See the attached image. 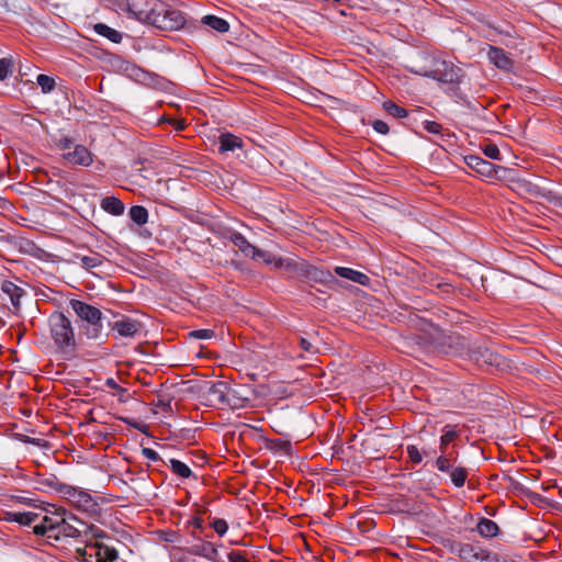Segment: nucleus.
I'll return each instance as SVG.
<instances>
[{"label":"nucleus","instance_id":"f257e3e1","mask_svg":"<svg viewBox=\"0 0 562 562\" xmlns=\"http://www.w3.org/2000/svg\"><path fill=\"white\" fill-rule=\"evenodd\" d=\"M406 68L412 74L447 85L454 93L465 78V72L459 66L428 52H418L409 59Z\"/></svg>","mask_w":562,"mask_h":562},{"label":"nucleus","instance_id":"f03ea898","mask_svg":"<svg viewBox=\"0 0 562 562\" xmlns=\"http://www.w3.org/2000/svg\"><path fill=\"white\" fill-rule=\"evenodd\" d=\"M126 11L139 22L162 31H177L184 26V14L160 0H126Z\"/></svg>","mask_w":562,"mask_h":562},{"label":"nucleus","instance_id":"7ed1b4c3","mask_svg":"<svg viewBox=\"0 0 562 562\" xmlns=\"http://www.w3.org/2000/svg\"><path fill=\"white\" fill-rule=\"evenodd\" d=\"M443 340V352L460 356L481 369L493 371L506 366V359L485 344H468L459 335L446 336Z\"/></svg>","mask_w":562,"mask_h":562},{"label":"nucleus","instance_id":"20e7f679","mask_svg":"<svg viewBox=\"0 0 562 562\" xmlns=\"http://www.w3.org/2000/svg\"><path fill=\"white\" fill-rule=\"evenodd\" d=\"M69 306L81 321L79 336L90 340H99L103 336L102 312L85 301L71 299Z\"/></svg>","mask_w":562,"mask_h":562},{"label":"nucleus","instance_id":"39448f33","mask_svg":"<svg viewBox=\"0 0 562 562\" xmlns=\"http://www.w3.org/2000/svg\"><path fill=\"white\" fill-rule=\"evenodd\" d=\"M47 324L56 349L64 355L74 353L77 349V340L70 318L56 311L49 315Z\"/></svg>","mask_w":562,"mask_h":562},{"label":"nucleus","instance_id":"423d86ee","mask_svg":"<svg viewBox=\"0 0 562 562\" xmlns=\"http://www.w3.org/2000/svg\"><path fill=\"white\" fill-rule=\"evenodd\" d=\"M277 267H284L286 271L293 276L302 277L315 282L326 283L335 280L333 273L328 270H322L314 266H310L304 261L293 259H278Z\"/></svg>","mask_w":562,"mask_h":562},{"label":"nucleus","instance_id":"0eeeda50","mask_svg":"<svg viewBox=\"0 0 562 562\" xmlns=\"http://www.w3.org/2000/svg\"><path fill=\"white\" fill-rule=\"evenodd\" d=\"M90 529L92 538L95 542H88L83 549H78L77 553L82 555L86 561L94 558L95 562H113L117 559V551L102 542H99V538L104 537V532L93 526Z\"/></svg>","mask_w":562,"mask_h":562},{"label":"nucleus","instance_id":"6e6552de","mask_svg":"<svg viewBox=\"0 0 562 562\" xmlns=\"http://www.w3.org/2000/svg\"><path fill=\"white\" fill-rule=\"evenodd\" d=\"M459 432L456 429V426L446 425L442 428V435L440 437L439 451L440 454L437 457L435 461V467L440 472H448L452 464H454L458 458V451L454 449L449 450V445L458 438Z\"/></svg>","mask_w":562,"mask_h":562},{"label":"nucleus","instance_id":"1a4fd4ad","mask_svg":"<svg viewBox=\"0 0 562 562\" xmlns=\"http://www.w3.org/2000/svg\"><path fill=\"white\" fill-rule=\"evenodd\" d=\"M88 527L83 521L77 519L75 516H67L66 509H63V516L60 517V524L55 536V540L61 538H79L82 533L87 535Z\"/></svg>","mask_w":562,"mask_h":562},{"label":"nucleus","instance_id":"9d476101","mask_svg":"<svg viewBox=\"0 0 562 562\" xmlns=\"http://www.w3.org/2000/svg\"><path fill=\"white\" fill-rule=\"evenodd\" d=\"M113 331L124 338H134L143 328L139 321L133 319L127 316H121L119 319L110 324Z\"/></svg>","mask_w":562,"mask_h":562},{"label":"nucleus","instance_id":"9b49d317","mask_svg":"<svg viewBox=\"0 0 562 562\" xmlns=\"http://www.w3.org/2000/svg\"><path fill=\"white\" fill-rule=\"evenodd\" d=\"M63 509H57L54 516H44L42 522L34 526V533L46 536L48 539H54L60 524Z\"/></svg>","mask_w":562,"mask_h":562},{"label":"nucleus","instance_id":"f8f14e48","mask_svg":"<svg viewBox=\"0 0 562 562\" xmlns=\"http://www.w3.org/2000/svg\"><path fill=\"white\" fill-rule=\"evenodd\" d=\"M464 161L469 168L475 170L479 175L486 178H494L496 176V166L487 160H484L476 155H468Z\"/></svg>","mask_w":562,"mask_h":562},{"label":"nucleus","instance_id":"ddd939ff","mask_svg":"<svg viewBox=\"0 0 562 562\" xmlns=\"http://www.w3.org/2000/svg\"><path fill=\"white\" fill-rule=\"evenodd\" d=\"M483 549L470 543H456L452 547L454 552L463 562H480Z\"/></svg>","mask_w":562,"mask_h":562},{"label":"nucleus","instance_id":"4468645a","mask_svg":"<svg viewBox=\"0 0 562 562\" xmlns=\"http://www.w3.org/2000/svg\"><path fill=\"white\" fill-rule=\"evenodd\" d=\"M487 57L488 60L498 69L510 70L514 66L509 55L501 47L490 46Z\"/></svg>","mask_w":562,"mask_h":562},{"label":"nucleus","instance_id":"2eb2a0df","mask_svg":"<svg viewBox=\"0 0 562 562\" xmlns=\"http://www.w3.org/2000/svg\"><path fill=\"white\" fill-rule=\"evenodd\" d=\"M64 158L74 165L88 167L92 164V154L83 145H76L74 150L64 154Z\"/></svg>","mask_w":562,"mask_h":562},{"label":"nucleus","instance_id":"dca6fc26","mask_svg":"<svg viewBox=\"0 0 562 562\" xmlns=\"http://www.w3.org/2000/svg\"><path fill=\"white\" fill-rule=\"evenodd\" d=\"M225 237L228 238L245 257L251 258L252 255L257 252V247L250 244L244 235L236 231H228Z\"/></svg>","mask_w":562,"mask_h":562},{"label":"nucleus","instance_id":"f3484780","mask_svg":"<svg viewBox=\"0 0 562 562\" xmlns=\"http://www.w3.org/2000/svg\"><path fill=\"white\" fill-rule=\"evenodd\" d=\"M249 397L243 395L240 389L232 387L227 385L225 405L231 409H240L249 404Z\"/></svg>","mask_w":562,"mask_h":562},{"label":"nucleus","instance_id":"a211bd4d","mask_svg":"<svg viewBox=\"0 0 562 562\" xmlns=\"http://www.w3.org/2000/svg\"><path fill=\"white\" fill-rule=\"evenodd\" d=\"M72 504L86 513H95L98 510V503L95 499L83 490H78Z\"/></svg>","mask_w":562,"mask_h":562},{"label":"nucleus","instance_id":"6ab92c4d","mask_svg":"<svg viewBox=\"0 0 562 562\" xmlns=\"http://www.w3.org/2000/svg\"><path fill=\"white\" fill-rule=\"evenodd\" d=\"M1 291L10 297L14 310H19L21 306V297L25 294V291L9 280H4L1 283Z\"/></svg>","mask_w":562,"mask_h":562},{"label":"nucleus","instance_id":"aec40b11","mask_svg":"<svg viewBox=\"0 0 562 562\" xmlns=\"http://www.w3.org/2000/svg\"><path fill=\"white\" fill-rule=\"evenodd\" d=\"M218 150L222 154L240 149L244 146L243 139L231 133H222L218 136Z\"/></svg>","mask_w":562,"mask_h":562},{"label":"nucleus","instance_id":"412c9836","mask_svg":"<svg viewBox=\"0 0 562 562\" xmlns=\"http://www.w3.org/2000/svg\"><path fill=\"white\" fill-rule=\"evenodd\" d=\"M101 209L114 216H120L124 213V204L123 202L115 196H106L101 200L100 203Z\"/></svg>","mask_w":562,"mask_h":562},{"label":"nucleus","instance_id":"4be33fe9","mask_svg":"<svg viewBox=\"0 0 562 562\" xmlns=\"http://www.w3.org/2000/svg\"><path fill=\"white\" fill-rule=\"evenodd\" d=\"M38 518V514L33 512H8L5 519L11 522H18L22 526H30Z\"/></svg>","mask_w":562,"mask_h":562},{"label":"nucleus","instance_id":"5701e85b","mask_svg":"<svg viewBox=\"0 0 562 562\" xmlns=\"http://www.w3.org/2000/svg\"><path fill=\"white\" fill-rule=\"evenodd\" d=\"M93 30L97 34L106 37L112 43L119 44L122 42L123 35L121 32L110 27L109 25L104 23H97L93 26Z\"/></svg>","mask_w":562,"mask_h":562},{"label":"nucleus","instance_id":"b1692460","mask_svg":"<svg viewBox=\"0 0 562 562\" xmlns=\"http://www.w3.org/2000/svg\"><path fill=\"white\" fill-rule=\"evenodd\" d=\"M227 385L228 383L218 381L213 383L209 389V395L216 402L217 405H225Z\"/></svg>","mask_w":562,"mask_h":562},{"label":"nucleus","instance_id":"393cba45","mask_svg":"<svg viewBox=\"0 0 562 562\" xmlns=\"http://www.w3.org/2000/svg\"><path fill=\"white\" fill-rule=\"evenodd\" d=\"M477 532L486 538L495 537L499 528L495 521L488 518H481L476 526Z\"/></svg>","mask_w":562,"mask_h":562},{"label":"nucleus","instance_id":"a878e982","mask_svg":"<svg viewBox=\"0 0 562 562\" xmlns=\"http://www.w3.org/2000/svg\"><path fill=\"white\" fill-rule=\"evenodd\" d=\"M201 22L220 33H226L229 30L228 22L222 18L216 16V15H211V14L204 15L202 18Z\"/></svg>","mask_w":562,"mask_h":562},{"label":"nucleus","instance_id":"bb28decb","mask_svg":"<svg viewBox=\"0 0 562 562\" xmlns=\"http://www.w3.org/2000/svg\"><path fill=\"white\" fill-rule=\"evenodd\" d=\"M192 552L211 561H214L217 555V550L211 542L194 546Z\"/></svg>","mask_w":562,"mask_h":562},{"label":"nucleus","instance_id":"cd10ccee","mask_svg":"<svg viewBox=\"0 0 562 562\" xmlns=\"http://www.w3.org/2000/svg\"><path fill=\"white\" fill-rule=\"evenodd\" d=\"M76 258L79 260L80 265L87 270L100 267L104 260V256H102L101 254H93L91 256L76 255Z\"/></svg>","mask_w":562,"mask_h":562},{"label":"nucleus","instance_id":"c85d7f7f","mask_svg":"<svg viewBox=\"0 0 562 562\" xmlns=\"http://www.w3.org/2000/svg\"><path fill=\"white\" fill-rule=\"evenodd\" d=\"M447 473H449L450 480L456 487H462L468 479V470L463 467L453 468L452 464Z\"/></svg>","mask_w":562,"mask_h":562},{"label":"nucleus","instance_id":"c756f323","mask_svg":"<svg viewBox=\"0 0 562 562\" xmlns=\"http://www.w3.org/2000/svg\"><path fill=\"white\" fill-rule=\"evenodd\" d=\"M128 215L137 225L142 226L148 222V211L142 205H134L130 209Z\"/></svg>","mask_w":562,"mask_h":562},{"label":"nucleus","instance_id":"7c9ffc66","mask_svg":"<svg viewBox=\"0 0 562 562\" xmlns=\"http://www.w3.org/2000/svg\"><path fill=\"white\" fill-rule=\"evenodd\" d=\"M169 467L171 471L181 479H189L193 476L191 469L180 460L170 459Z\"/></svg>","mask_w":562,"mask_h":562},{"label":"nucleus","instance_id":"2f4dec72","mask_svg":"<svg viewBox=\"0 0 562 562\" xmlns=\"http://www.w3.org/2000/svg\"><path fill=\"white\" fill-rule=\"evenodd\" d=\"M383 109L390 114L392 115L393 117H396V119H403V117H406L408 115V112L397 105L396 103L392 102V101H386L383 103Z\"/></svg>","mask_w":562,"mask_h":562},{"label":"nucleus","instance_id":"473e14b6","mask_svg":"<svg viewBox=\"0 0 562 562\" xmlns=\"http://www.w3.org/2000/svg\"><path fill=\"white\" fill-rule=\"evenodd\" d=\"M13 59L10 58H0V81L5 80L13 72Z\"/></svg>","mask_w":562,"mask_h":562},{"label":"nucleus","instance_id":"72a5a7b5","mask_svg":"<svg viewBox=\"0 0 562 562\" xmlns=\"http://www.w3.org/2000/svg\"><path fill=\"white\" fill-rule=\"evenodd\" d=\"M38 485L44 488L48 487L50 490H54L57 492L58 486L61 485V482L58 480V477L54 474H50L49 476H41L37 480Z\"/></svg>","mask_w":562,"mask_h":562},{"label":"nucleus","instance_id":"f704fd0d","mask_svg":"<svg viewBox=\"0 0 562 562\" xmlns=\"http://www.w3.org/2000/svg\"><path fill=\"white\" fill-rule=\"evenodd\" d=\"M37 85L41 87L42 89V92L44 93H48L50 91H53V89L55 88V80L47 76V75H44V74H41L37 76Z\"/></svg>","mask_w":562,"mask_h":562},{"label":"nucleus","instance_id":"c9c22d12","mask_svg":"<svg viewBox=\"0 0 562 562\" xmlns=\"http://www.w3.org/2000/svg\"><path fill=\"white\" fill-rule=\"evenodd\" d=\"M77 492L78 488L66 483H61V485H59L57 490V493L65 497L67 501H69L71 504L76 497Z\"/></svg>","mask_w":562,"mask_h":562},{"label":"nucleus","instance_id":"e433bc0d","mask_svg":"<svg viewBox=\"0 0 562 562\" xmlns=\"http://www.w3.org/2000/svg\"><path fill=\"white\" fill-rule=\"evenodd\" d=\"M483 153L486 157L495 160H501V153L495 144H486L483 147Z\"/></svg>","mask_w":562,"mask_h":562},{"label":"nucleus","instance_id":"4c0bfd02","mask_svg":"<svg viewBox=\"0 0 562 562\" xmlns=\"http://www.w3.org/2000/svg\"><path fill=\"white\" fill-rule=\"evenodd\" d=\"M406 451H407L409 460L412 462H414L415 464H418L423 461V454L416 446H414V445L407 446Z\"/></svg>","mask_w":562,"mask_h":562},{"label":"nucleus","instance_id":"58836bf2","mask_svg":"<svg viewBox=\"0 0 562 562\" xmlns=\"http://www.w3.org/2000/svg\"><path fill=\"white\" fill-rule=\"evenodd\" d=\"M211 526L215 530V532L221 537L224 536L228 529L227 521L222 518L214 519Z\"/></svg>","mask_w":562,"mask_h":562},{"label":"nucleus","instance_id":"ea45409f","mask_svg":"<svg viewBox=\"0 0 562 562\" xmlns=\"http://www.w3.org/2000/svg\"><path fill=\"white\" fill-rule=\"evenodd\" d=\"M251 259L262 260L263 262H266L268 265L272 263V262H274V263L277 262V261H274V257L272 254L261 250L259 248H257V252L252 255Z\"/></svg>","mask_w":562,"mask_h":562},{"label":"nucleus","instance_id":"a19ab883","mask_svg":"<svg viewBox=\"0 0 562 562\" xmlns=\"http://www.w3.org/2000/svg\"><path fill=\"white\" fill-rule=\"evenodd\" d=\"M214 335L212 329H195L189 333V337L195 339H211Z\"/></svg>","mask_w":562,"mask_h":562},{"label":"nucleus","instance_id":"79ce46f5","mask_svg":"<svg viewBox=\"0 0 562 562\" xmlns=\"http://www.w3.org/2000/svg\"><path fill=\"white\" fill-rule=\"evenodd\" d=\"M120 419L126 424L127 426H131L132 428L140 431V432H146L147 430V426L140 422H137L135 420L134 418H131V417H120Z\"/></svg>","mask_w":562,"mask_h":562},{"label":"nucleus","instance_id":"37998d69","mask_svg":"<svg viewBox=\"0 0 562 562\" xmlns=\"http://www.w3.org/2000/svg\"><path fill=\"white\" fill-rule=\"evenodd\" d=\"M299 346L307 353L314 355L317 352V348L308 338L299 337Z\"/></svg>","mask_w":562,"mask_h":562},{"label":"nucleus","instance_id":"c03bdc74","mask_svg":"<svg viewBox=\"0 0 562 562\" xmlns=\"http://www.w3.org/2000/svg\"><path fill=\"white\" fill-rule=\"evenodd\" d=\"M334 271L340 278L348 279L351 281L356 270H353L351 268H347V267H338L337 266V267H335Z\"/></svg>","mask_w":562,"mask_h":562},{"label":"nucleus","instance_id":"a18cd8bd","mask_svg":"<svg viewBox=\"0 0 562 562\" xmlns=\"http://www.w3.org/2000/svg\"><path fill=\"white\" fill-rule=\"evenodd\" d=\"M480 558H482L479 560L480 562H507V561L501 559L496 553H492L484 549H483Z\"/></svg>","mask_w":562,"mask_h":562},{"label":"nucleus","instance_id":"49530a36","mask_svg":"<svg viewBox=\"0 0 562 562\" xmlns=\"http://www.w3.org/2000/svg\"><path fill=\"white\" fill-rule=\"evenodd\" d=\"M424 128L431 134H439L442 131L441 124L435 122V121H425L423 123Z\"/></svg>","mask_w":562,"mask_h":562},{"label":"nucleus","instance_id":"de8ad7c7","mask_svg":"<svg viewBox=\"0 0 562 562\" xmlns=\"http://www.w3.org/2000/svg\"><path fill=\"white\" fill-rule=\"evenodd\" d=\"M372 127L376 133L383 134V135H386L390 131L387 123L382 120L373 121Z\"/></svg>","mask_w":562,"mask_h":562},{"label":"nucleus","instance_id":"09e8293b","mask_svg":"<svg viewBox=\"0 0 562 562\" xmlns=\"http://www.w3.org/2000/svg\"><path fill=\"white\" fill-rule=\"evenodd\" d=\"M142 454L150 460V461H154V462H157L160 460V456L158 454V452H156L154 449L151 448H143L142 449Z\"/></svg>","mask_w":562,"mask_h":562},{"label":"nucleus","instance_id":"8fccbe9b","mask_svg":"<svg viewBox=\"0 0 562 562\" xmlns=\"http://www.w3.org/2000/svg\"><path fill=\"white\" fill-rule=\"evenodd\" d=\"M351 281L359 283L361 285H366L369 283L370 279L367 274L356 270Z\"/></svg>","mask_w":562,"mask_h":562},{"label":"nucleus","instance_id":"3c124183","mask_svg":"<svg viewBox=\"0 0 562 562\" xmlns=\"http://www.w3.org/2000/svg\"><path fill=\"white\" fill-rule=\"evenodd\" d=\"M227 558L229 562H249L239 551L229 552Z\"/></svg>","mask_w":562,"mask_h":562},{"label":"nucleus","instance_id":"603ef678","mask_svg":"<svg viewBox=\"0 0 562 562\" xmlns=\"http://www.w3.org/2000/svg\"><path fill=\"white\" fill-rule=\"evenodd\" d=\"M71 145H72V140L70 138H68V137H65V138L59 140V147L63 150L70 149Z\"/></svg>","mask_w":562,"mask_h":562},{"label":"nucleus","instance_id":"864d4df0","mask_svg":"<svg viewBox=\"0 0 562 562\" xmlns=\"http://www.w3.org/2000/svg\"><path fill=\"white\" fill-rule=\"evenodd\" d=\"M157 406L160 407L164 412L168 413V412H171L172 408H171V404L170 402H164V401H159L157 403Z\"/></svg>","mask_w":562,"mask_h":562},{"label":"nucleus","instance_id":"5fc2aeb1","mask_svg":"<svg viewBox=\"0 0 562 562\" xmlns=\"http://www.w3.org/2000/svg\"><path fill=\"white\" fill-rule=\"evenodd\" d=\"M191 525L196 528V529H201L202 526H203V520L202 518L200 517H194L192 520H191Z\"/></svg>","mask_w":562,"mask_h":562},{"label":"nucleus","instance_id":"6e6d98bb","mask_svg":"<svg viewBox=\"0 0 562 562\" xmlns=\"http://www.w3.org/2000/svg\"><path fill=\"white\" fill-rule=\"evenodd\" d=\"M106 385L113 389L120 387L119 384L113 379H109L106 381Z\"/></svg>","mask_w":562,"mask_h":562},{"label":"nucleus","instance_id":"4d7b16f0","mask_svg":"<svg viewBox=\"0 0 562 562\" xmlns=\"http://www.w3.org/2000/svg\"><path fill=\"white\" fill-rule=\"evenodd\" d=\"M18 499H19L20 503H23V504H26V505H31L32 504V499L27 498V497H18Z\"/></svg>","mask_w":562,"mask_h":562},{"label":"nucleus","instance_id":"13d9d810","mask_svg":"<svg viewBox=\"0 0 562 562\" xmlns=\"http://www.w3.org/2000/svg\"><path fill=\"white\" fill-rule=\"evenodd\" d=\"M422 454H423V457L428 456V451H424V452H422Z\"/></svg>","mask_w":562,"mask_h":562}]
</instances>
